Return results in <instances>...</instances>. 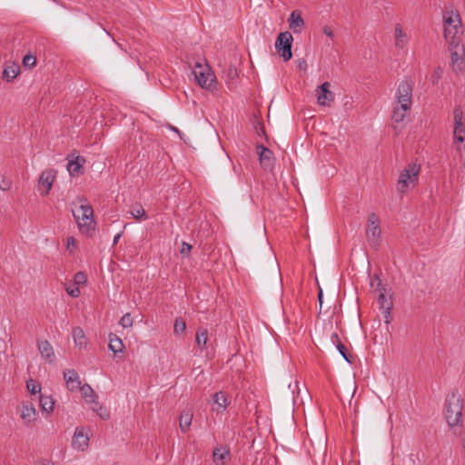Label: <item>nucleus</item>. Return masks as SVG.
<instances>
[{"label": "nucleus", "instance_id": "nucleus-11", "mask_svg": "<svg viewBox=\"0 0 465 465\" xmlns=\"http://www.w3.org/2000/svg\"><path fill=\"white\" fill-rule=\"evenodd\" d=\"M454 117V140L460 143L465 142V121L463 112L460 106H456L453 110Z\"/></svg>", "mask_w": 465, "mask_h": 465}, {"label": "nucleus", "instance_id": "nucleus-7", "mask_svg": "<svg viewBox=\"0 0 465 465\" xmlns=\"http://www.w3.org/2000/svg\"><path fill=\"white\" fill-rule=\"evenodd\" d=\"M380 220L375 213H371L368 219V228L366 230V236L370 245L377 248L379 245V238L381 236Z\"/></svg>", "mask_w": 465, "mask_h": 465}, {"label": "nucleus", "instance_id": "nucleus-42", "mask_svg": "<svg viewBox=\"0 0 465 465\" xmlns=\"http://www.w3.org/2000/svg\"><path fill=\"white\" fill-rule=\"evenodd\" d=\"M74 282L75 284H84L86 282V275L83 272H78L74 274Z\"/></svg>", "mask_w": 465, "mask_h": 465}, {"label": "nucleus", "instance_id": "nucleus-19", "mask_svg": "<svg viewBox=\"0 0 465 465\" xmlns=\"http://www.w3.org/2000/svg\"><path fill=\"white\" fill-rule=\"evenodd\" d=\"M89 438L84 432L83 428H76L74 438L73 445L74 448L84 450L88 446Z\"/></svg>", "mask_w": 465, "mask_h": 465}, {"label": "nucleus", "instance_id": "nucleus-2", "mask_svg": "<svg viewBox=\"0 0 465 465\" xmlns=\"http://www.w3.org/2000/svg\"><path fill=\"white\" fill-rule=\"evenodd\" d=\"M444 37L449 44L461 42L463 27L460 15L456 9H445L442 14Z\"/></svg>", "mask_w": 465, "mask_h": 465}, {"label": "nucleus", "instance_id": "nucleus-39", "mask_svg": "<svg viewBox=\"0 0 465 465\" xmlns=\"http://www.w3.org/2000/svg\"><path fill=\"white\" fill-rule=\"evenodd\" d=\"M119 324L123 327V328H129V327H132L133 325V318L131 316L130 313H125L122 316V318L120 319L119 321Z\"/></svg>", "mask_w": 465, "mask_h": 465}, {"label": "nucleus", "instance_id": "nucleus-1", "mask_svg": "<svg viewBox=\"0 0 465 465\" xmlns=\"http://www.w3.org/2000/svg\"><path fill=\"white\" fill-rule=\"evenodd\" d=\"M463 401L457 391L448 394L445 400V419L454 435L462 428Z\"/></svg>", "mask_w": 465, "mask_h": 465}, {"label": "nucleus", "instance_id": "nucleus-24", "mask_svg": "<svg viewBox=\"0 0 465 465\" xmlns=\"http://www.w3.org/2000/svg\"><path fill=\"white\" fill-rule=\"evenodd\" d=\"M109 350L114 353L123 351L124 345L122 340L114 333L109 334Z\"/></svg>", "mask_w": 465, "mask_h": 465}, {"label": "nucleus", "instance_id": "nucleus-45", "mask_svg": "<svg viewBox=\"0 0 465 465\" xmlns=\"http://www.w3.org/2000/svg\"><path fill=\"white\" fill-rule=\"evenodd\" d=\"M66 292H67V293H68L70 296H72V297H74V298L78 297V296L80 295V293H81V292H80V290H79V288H78V287H74V288H66Z\"/></svg>", "mask_w": 465, "mask_h": 465}, {"label": "nucleus", "instance_id": "nucleus-43", "mask_svg": "<svg viewBox=\"0 0 465 465\" xmlns=\"http://www.w3.org/2000/svg\"><path fill=\"white\" fill-rule=\"evenodd\" d=\"M238 76L237 70L233 66H230L226 73V77L231 80H234Z\"/></svg>", "mask_w": 465, "mask_h": 465}, {"label": "nucleus", "instance_id": "nucleus-20", "mask_svg": "<svg viewBox=\"0 0 465 465\" xmlns=\"http://www.w3.org/2000/svg\"><path fill=\"white\" fill-rule=\"evenodd\" d=\"M38 350L48 362H53L55 359L54 349L48 341H43L38 344Z\"/></svg>", "mask_w": 465, "mask_h": 465}, {"label": "nucleus", "instance_id": "nucleus-21", "mask_svg": "<svg viewBox=\"0 0 465 465\" xmlns=\"http://www.w3.org/2000/svg\"><path fill=\"white\" fill-rule=\"evenodd\" d=\"M304 21L297 11H292L289 17V26L293 33H300Z\"/></svg>", "mask_w": 465, "mask_h": 465}, {"label": "nucleus", "instance_id": "nucleus-48", "mask_svg": "<svg viewBox=\"0 0 465 465\" xmlns=\"http://www.w3.org/2000/svg\"><path fill=\"white\" fill-rule=\"evenodd\" d=\"M122 236V232H118L113 239V245H115L117 244V242H119L120 238Z\"/></svg>", "mask_w": 465, "mask_h": 465}, {"label": "nucleus", "instance_id": "nucleus-35", "mask_svg": "<svg viewBox=\"0 0 465 465\" xmlns=\"http://www.w3.org/2000/svg\"><path fill=\"white\" fill-rule=\"evenodd\" d=\"M186 330V323L182 318H176L173 325V332L175 335L183 334Z\"/></svg>", "mask_w": 465, "mask_h": 465}, {"label": "nucleus", "instance_id": "nucleus-51", "mask_svg": "<svg viewBox=\"0 0 465 465\" xmlns=\"http://www.w3.org/2000/svg\"><path fill=\"white\" fill-rule=\"evenodd\" d=\"M35 465H54V463L47 461V462H39Z\"/></svg>", "mask_w": 465, "mask_h": 465}, {"label": "nucleus", "instance_id": "nucleus-52", "mask_svg": "<svg viewBox=\"0 0 465 465\" xmlns=\"http://www.w3.org/2000/svg\"><path fill=\"white\" fill-rule=\"evenodd\" d=\"M303 64H305V61H302V64H299V67L303 66Z\"/></svg>", "mask_w": 465, "mask_h": 465}, {"label": "nucleus", "instance_id": "nucleus-9", "mask_svg": "<svg viewBox=\"0 0 465 465\" xmlns=\"http://www.w3.org/2000/svg\"><path fill=\"white\" fill-rule=\"evenodd\" d=\"M451 53V64L455 72H461L465 69V49L461 42L449 44Z\"/></svg>", "mask_w": 465, "mask_h": 465}, {"label": "nucleus", "instance_id": "nucleus-46", "mask_svg": "<svg viewBox=\"0 0 465 465\" xmlns=\"http://www.w3.org/2000/svg\"><path fill=\"white\" fill-rule=\"evenodd\" d=\"M322 32L326 36H328L330 38H333V36H334L333 31L331 30V28L329 25L323 26Z\"/></svg>", "mask_w": 465, "mask_h": 465}, {"label": "nucleus", "instance_id": "nucleus-15", "mask_svg": "<svg viewBox=\"0 0 465 465\" xmlns=\"http://www.w3.org/2000/svg\"><path fill=\"white\" fill-rule=\"evenodd\" d=\"M230 459L231 452L227 446L217 447L213 451V460L216 465H224Z\"/></svg>", "mask_w": 465, "mask_h": 465}, {"label": "nucleus", "instance_id": "nucleus-28", "mask_svg": "<svg viewBox=\"0 0 465 465\" xmlns=\"http://www.w3.org/2000/svg\"><path fill=\"white\" fill-rule=\"evenodd\" d=\"M82 392V395L86 402H94L97 399V395L89 384H84L78 389Z\"/></svg>", "mask_w": 465, "mask_h": 465}, {"label": "nucleus", "instance_id": "nucleus-10", "mask_svg": "<svg viewBox=\"0 0 465 465\" xmlns=\"http://www.w3.org/2000/svg\"><path fill=\"white\" fill-rule=\"evenodd\" d=\"M378 303L381 311L384 322L388 325L391 321V309L393 306L392 295L387 292V289L379 292Z\"/></svg>", "mask_w": 465, "mask_h": 465}, {"label": "nucleus", "instance_id": "nucleus-44", "mask_svg": "<svg viewBox=\"0 0 465 465\" xmlns=\"http://www.w3.org/2000/svg\"><path fill=\"white\" fill-rule=\"evenodd\" d=\"M191 250H192V245L185 242H183L182 248H181V253L183 255H188L191 252Z\"/></svg>", "mask_w": 465, "mask_h": 465}, {"label": "nucleus", "instance_id": "nucleus-5", "mask_svg": "<svg viewBox=\"0 0 465 465\" xmlns=\"http://www.w3.org/2000/svg\"><path fill=\"white\" fill-rule=\"evenodd\" d=\"M193 74L202 88L208 91H213L216 88V77L207 64H203L202 61L195 62Z\"/></svg>", "mask_w": 465, "mask_h": 465}, {"label": "nucleus", "instance_id": "nucleus-41", "mask_svg": "<svg viewBox=\"0 0 465 465\" xmlns=\"http://www.w3.org/2000/svg\"><path fill=\"white\" fill-rule=\"evenodd\" d=\"M12 182L9 178L0 174V189L2 191H8L11 188Z\"/></svg>", "mask_w": 465, "mask_h": 465}, {"label": "nucleus", "instance_id": "nucleus-25", "mask_svg": "<svg viewBox=\"0 0 465 465\" xmlns=\"http://www.w3.org/2000/svg\"><path fill=\"white\" fill-rule=\"evenodd\" d=\"M130 213L134 219L138 222L145 221L148 219L145 210L140 203H135L131 207Z\"/></svg>", "mask_w": 465, "mask_h": 465}, {"label": "nucleus", "instance_id": "nucleus-4", "mask_svg": "<svg viewBox=\"0 0 465 465\" xmlns=\"http://www.w3.org/2000/svg\"><path fill=\"white\" fill-rule=\"evenodd\" d=\"M420 173V164L416 162H411L401 172L398 182L397 190L401 193H404L411 186L419 181V175Z\"/></svg>", "mask_w": 465, "mask_h": 465}, {"label": "nucleus", "instance_id": "nucleus-30", "mask_svg": "<svg viewBox=\"0 0 465 465\" xmlns=\"http://www.w3.org/2000/svg\"><path fill=\"white\" fill-rule=\"evenodd\" d=\"M411 109H404L402 104H398L393 109L392 119L395 123H401L404 121L407 112Z\"/></svg>", "mask_w": 465, "mask_h": 465}, {"label": "nucleus", "instance_id": "nucleus-36", "mask_svg": "<svg viewBox=\"0 0 465 465\" xmlns=\"http://www.w3.org/2000/svg\"><path fill=\"white\" fill-rule=\"evenodd\" d=\"M26 387L31 394H33V395H35L37 393L41 394V385L32 379H30L26 382Z\"/></svg>", "mask_w": 465, "mask_h": 465}, {"label": "nucleus", "instance_id": "nucleus-32", "mask_svg": "<svg viewBox=\"0 0 465 465\" xmlns=\"http://www.w3.org/2000/svg\"><path fill=\"white\" fill-rule=\"evenodd\" d=\"M395 37H396L395 45L398 48H403L405 45V43H406V40H405L406 35L403 33L402 28L400 25H397L395 27Z\"/></svg>", "mask_w": 465, "mask_h": 465}, {"label": "nucleus", "instance_id": "nucleus-54", "mask_svg": "<svg viewBox=\"0 0 465 465\" xmlns=\"http://www.w3.org/2000/svg\"><path fill=\"white\" fill-rule=\"evenodd\" d=\"M303 64H305V61H302V64H299V67L303 66Z\"/></svg>", "mask_w": 465, "mask_h": 465}, {"label": "nucleus", "instance_id": "nucleus-37", "mask_svg": "<svg viewBox=\"0 0 465 465\" xmlns=\"http://www.w3.org/2000/svg\"><path fill=\"white\" fill-rule=\"evenodd\" d=\"M371 287L375 292H381L383 289H386L378 274L373 276V279L371 282Z\"/></svg>", "mask_w": 465, "mask_h": 465}, {"label": "nucleus", "instance_id": "nucleus-26", "mask_svg": "<svg viewBox=\"0 0 465 465\" xmlns=\"http://www.w3.org/2000/svg\"><path fill=\"white\" fill-rule=\"evenodd\" d=\"M193 420V414L189 411H183L180 414L179 425L183 432H186Z\"/></svg>", "mask_w": 465, "mask_h": 465}, {"label": "nucleus", "instance_id": "nucleus-18", "mask_svg": "<svg viewBox=\"0 0 465 465\" xmlns=\"http://www.w3.org/2000/svg\"><path fill=\"white\" fill-rule=\"evenodd\" d=\"M331 341L332 342L333 345L336 346V349L338 350V351L340 352V354L342 356V358L348 362V363H352V357L351 355L347 351V348L345 347V345L341 342L338 333L336 332H333L331 335Z\"/></svg>", "mask_w": 465, "mask_h": 465}, {"label": "nucleus", "instance_id": "nucleus-49", "mask_svg": "<svg viewBox=\"0 0 465 465\" xmlns=\"http://www.w3.org/2000/svg\"><path fill=\"white\" fill-rule=\"evenodd\" d=\"M318 300H319V303H320V308H322V291L320 290L319 293H318Z\"/></svg>", "mask_w": 465, "mask_h": 465}, {"label": "nucleus", "instance_id": "nucleus-47", "mask_svg": "<svg viewBox=\"0 0 465 465\" xmlns=\"http://www.w3.org/2000/svg\"><path fill=\"white\" fill-rule=\"evenodd\" d=\"M76 242L74 237L67 238V249H71V247H75Z\"/></svg>", "mask_w": 465, "mask_h": 465}, {"label": "nucleus", "instance_id": "nucleus-29", "mask_svg": "<svg viewBox=\"0 0 465 465\" xmlns=\"http://www.w3.org/2000/svg\"><path fill=\"white\" fill-rule=\"evenodd\" d=\"M39 405L43 411L50 413L54 410V401L50 396L39 395Z\"/></svg>", "mask_w": 465, "mask_h": 465}, {"label": "nucleus", "instance_id": "nucleus-38", "mask_svg": "<svg viewBox=\"0 0 465 465\" xmlns=\"http://www.w3.org/2000/svg\"><path fill=\"white\" fill-rule=\"evenodd\" d=\"M36 64V58L31 54H28L23 58V65L25 67L33 68Z\"/></svg>", "mask_w": 465, "mask_h": 465}, {"label": "nucleus", "instance_id": "nucleus-14", "mask_svg": "<svg viewBox=\"0 0 465 465\" xmlns=\"http://www.w3.org/2000/svg\"><path fill=\"white\" fill-rule=\"evenodd\" d=\"M64 379L66 382V387L71 391H76L81 386L79 375L74 370H66L64 371Z\"/></svg>", "mask_w": 465, "mask_h": 465}, {"label": "nucleus", "instance_id": "nucleus-31", "mask_svg": "<svg viewBox=\"0 0 465 465\" xmlns=\"http://www.w3.org/2000/svg\"><path fill=\"white\" fill-rule=\"evenodd\" d=\"M208 341V331L204 328L198 329L196 332L195 341L198 346L203 348L206 346Z\"/></svg>", "mask_w": 465, "mask_h": 465}, {"label": "nucleus", "instance_id": "nucleus-3", "mask_svg": "<svg viewBox=\"0 0 465 465\" xmlns=\"http://www.w3.org/2000/svg\"><path fill=\"white\" fill-rule=\"evenodd\" d=\"M78 200L82 204L73 211V215L79 230L82 232L89 233L91 231H94L96 224L94 218V210L89 203H85L87 200L84 197H79Z\"/></svg>", "mask_w": 465, "mask_h": 465}, {"label": "nucleus", "instance_id": "nucleus-17", "mask_svg": "<svg viewBox=\"0 0 465 465\" xmlns=\"http://www.w3.org/2000/svg\"><path fill=\"white\" fill-rule=\"evenodd\" d=\"M54 180L53 170H46L42 173L39 178V185L45 189L44 194H48Z\"/></svg>", "mask_w": 465, "mask_h": 465}, {"label": "nucleus", "instance_id": "nucleus-50", "mask_svg": "<svg viewBox=\"0 0 465 465\" xmlns=\"http://www.w3.org/2000/svg\"><path fill=\"white\" fill-rule=\"evenodd\" d=\"M171 130L177 133L180 135V130L177 127L172 126Z\"/></svg>", "mask_w": 465, "mask_h": 465}, {"label": "nucleus", "instance_id": "nucleus-40", "mask_svg": "<svg viewBox=\"0 0 465 465\" xmlns=\"http://www.w3.org/2000/svg\"><path fill=\"white\" fill-rule=\"evenodd\" d=\"M252 124L257 135L262 136L265 134L263 124L260 120L255 118L254 121L252 122Z\"/></svg>", "mask_w": 465, "mask_h": 465}, {"label": "nucleus", "instance_id": "nucleus-12", "mask_svg": "<svg viewBox=\"0 0 465 465\" xmlns=\"http://www.w3.org/2000/svg\"><path fill=\"white\" fill-rule=\"evenodd\" d=\"M330 83L324 82L316 90L317 101L320 105H329L334 99V94L330 91Z\"/></svg>", "mask_w": 465, "mask_h": 465}, {"label": "nucleus", "instance_id": "nucleus-34", "mask_svg": "<svg viewBox=\"0 0 465 465\" xmlns=\"http://www.w3.org/2000/svg\"><path fill=\"white\" fill-rule=\"evenodd\" d=\"M94 404V406L93 407V411H95L97 413V415L103 419V420H107L109 419L110 417V414H109V411L106 410V408L101 406L97 401L96 400L94 401V402H93Z\"/></svg>", "mask_w": 465, "mask_h": 465}, {"label": "nucleus", "instance_id": "nucleus-16", "mask_svg": "<svg viewBox=\"0 0 465 465\" xmlns=\"http://www.w3.org/2000/svg\"><path fill=\"white\" fill-rule=\"evenodd\" d=\"M213 411L216 413H223L229 404L228 399L223 391L215 392L213 396Z\"/></svg>", "mask_w": 465, "mask_h": 465}, {"label": "nucleus", "instance_id": "nucleus-6", "mask_svg": "<svg viewBox=\"0 0 465 465\" xmlns=\"http://www.w3.org/2000/svg\"><path fill=\"white\" fill-rule=\"evenodd\" d=\"M292 41L293 37L288 31L280 33L275 41V49L285 62L291 60L292 57Z\"/></svg>", "mask_w": 465, "mask_h": 465}, {"label": "nucleus", "instance_id": "nucleus-8", "mask_svg": "<svg viewBox=\"0 0 465 465\" xmlns=\"http://www.w3.org/2000/svg\"><path fill=\"white\" fill-rule=\"evenodd\" d=\"M412 84L409 81H401L396 91V101L402 104L404 109L411 108Z\"/></svg>", "mask_w": 465, "mask_h": 465}, {"label": "nucleus", "instance_id": "nucleus-53", "mask_svg": "<svg viewBox=\"0 0 465 465\" xmlns=\"http://www.w3.org/2000/svg\"><path fill=\"white\" fill-rule=\"evenodd\" d=\"M303 64H305V61H302V64H299V67L303 66Z\"/></svg>", "mask_w": 465, "mask_h": 465}, {"label": "nucleus", "instance_id": "nucleus-23", "mask_svg": "<svg viewBox=\"0 0 465 465\" xmlns=\"http://www.w3.org/2000/svg\"><path fill=\"white\" fill-rule=\"evenodd\" d=\"M85 160L82 156H76L74 160H69L67 164V171L71 175H75L81 173Z\"/></svg>", "mask_w": 465, "mask_h": 465}, {"label": "nucleus", "instance_id": "nucleus-13", "mask_svg": "<svg viewBox=\"0 0 465 465\" xmlns=\"http://www.w3.org/2000/svg\"><path fill=\"white\" fill-rule=\"evenodd\" d=\"M257 153L259 154V160L264 169H271L273 166V153L269 148L262 144L257 145Z\"/></svg>", "mask_w": 465, "mask_h": 465}, {"label": "nucleus", "instance_id": "nucleus-22", "mask_svg": "<svg viewBox=\"0 0 465 465\" xmlns=\"http://www.w3.org/2000/svg\"><path fill=\"white\" fill-rule=\"evenodd\" d=\"M36 411L32 403H25L23 405L21 418L25 423H30L36 419Z\"/></svg>", "mask_w": 465, "mask_h": 465}, {"label": "nucleus", "instance_id": "nucleus-33", "mask_svg": "<svg viewBox=\"0 0 465 465\" xmlns=\"http://www.w3.org/2000/svg\"><path fill=\"white\" fill-rule=\"evenodd\" d=\"M19 73V67L15 65L6 66L3 72V77L7 81L11 82L14 80Z\"/></svg>", "mask_w": 465, "mask_h": 465}, {"label": "nucleus", "instance_id": "nucleus-27", "mask_svg": "<svg viewBox=\"0 0 465 465\" xmlns=\"http://www.w3.org/2000/svg\"><path fill=\"white\" fill-rule=\"evenodd\" d=\"M73 339L76 346L83 348L86 345L84 331L80 327H74L72 331Z\"/></svg>", "mask_w": 465, "mask_h": 465}]
</instances>
